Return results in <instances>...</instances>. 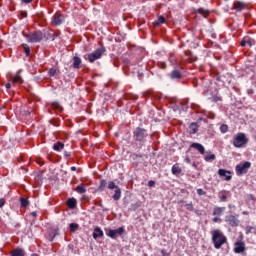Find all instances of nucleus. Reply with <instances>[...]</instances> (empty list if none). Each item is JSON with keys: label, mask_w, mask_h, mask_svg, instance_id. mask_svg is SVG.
<instances>
[{"label": "nucleus", "mask_w": 256, "mask_h": 256, "mask_svg": "<svg viewBox=\"0 0 256 256\" xmlns=\"http://www.w3.org/2000/svg\"><path fill=\"white\" fill-rule=\"evenodd\" d=\"M212 243H214L215 249H221L227 243V237L223 235L221 230L216 229L212 232Z\"/></svg>", "instance_id": "nucleus-1"}, {"label": "nucleus", "mask_w": 256, "mask_h": 256, "mask_svg": "<svg viewBox=\"0 0 256 256\" xmlns=\"http://www.w3.org/2000/svg\"><path fill=\"white\" fill-rule=\"evenodd\" d=\"M27 43H41L45 39V34L41 30L30 32L29 34L22 33Z\"/></svg>", "instance_id": "nucleus-2"}, {"label": "nucleus", "mask_w": 256, "mask_h": 256, "mask_svg": "<svg viewBox=\"0 0 256 256\" xmlns=\"http://www.w3.org/2000/svg\"><path fill=\"white\" fill-rule=\"evenodd\" d=\"M105 51H107L105 46H101L100 48L96 49L94 52L85 54L84 59H85V61L94 63V62L98 61V59H101V57H103V55L105 54Z\"/></svg>", "instance_id": "nucleus-3"}, {"label": "nucleus", "mask_w": 256, "mask_h": 256, "mask_svg": "<svg viewBox=\"0 0 256 256\" xmlns=\"http://www.w3.org/2000/svg\"><path fill=\"white\" fill-rule=\"evenodd\" d=\"M147 137H149V132L147 129L142 127H136L133 131V139L136 143H145Z\"/></svg>", "instance_id": "nucleus-4"}, {"label": "nucleus", "mask_w": 256, "mask_h": 256, "mask_svg": "<svg viewBox=\"0 0 256 256\" xmlns=\"http://www.w3.org/2000/svg\"><path fill=\"white\" fill-rule=\"evenodd\" d=\"M247 143H249V139L243 132L237 133L236 136L234 137L233 145L237 149H241V147H243L244 145H247Z\"/></svg>", "instance_id": "nucleus-5"}, {"label": "nucleus", "mask_w": 256, "mask_h": 256, "mask_svg": "<svg viewBox=\"0 0 256 256\" xmlns=\"http://www.w3.org/2000/svg\"><path fill=\"white\" fill-rule=\"evenodd\" d=\"M225 223L229 225V227L237 228L241 221L239 220L238 216H235L233 214H228L224 218Z\"/></svg>", "instance_id": "nucleus-6"}, {"label": "nucleus", "mask_w": 256, "mask_h": 256, "mask_svg": "<svg viewBox=\"0 0 256 256\" xmlns=\"http://www.w3.org/2000/svg\"><path fill=\"white\" fill-rule=\"evenodd\" d=\"M251 168V162H244L243 164H238L235 168L236 171V175H238V177H241V175H245V173H247V171Z\"/></svg>", "instance_id": "nucleus-7"}, {"label": "nucleus", "mask_w": 256, "mask_h": 256, "mask_svg": "<svg viewBox=\"0 0 256 256\" xmlns=\"http://www.w3.org/2000/svg\"><path fill=\"white\" fill-rule=\"evenodd\" d=\"M108 189H110V190L115 189L114 195L112 196V199L114 201H119V199H121V188H119V186L115 185V182L110 181L108 183Z\"/></svg>", "instance_id": "nucleus-8"}, {"label": "nucleus", "mask_w": 256, "mask_h": 256, "mask_svg": "<svg viewBox=\"0 0 256 256\" xmlns=\"http://www.w3.org/2000/svg\"><path fill=\"white\" fill-rule=\"evenodd\" d=\"M169 79L171 81H181L183 79V72L181 70L174 68L169 74H168Z\"/></svg>", "instance_id": "nucleus-9"}, {"label": "nucleus", "mask_w": 256, "mask_h": 256, "mask_svg": "<svg viewBox=\"0 0 256 256\" xmlns=\"http://www.w3.org/2000/svg\"><path fill=\"white\" fill-rule=\"evenodd\" d=\"M218 175L221 177L224 181H231L233 179V175H231V171L225 170L223 168L218 170Z\"/></svg>", "instance_id": "nucleus-10"}, {"label": "nucleus", "mask_w": 256, "mask_h": 256, "mask_svg": "<svg viewBox=\"0 0 256 256\" xmlns=\"http://www.w3.org/2000/svg\"><path fill=\"white\" fill-rule=\"evenodd\" d=\"M245 242L243 241H237L234 243V253H237V254H241V253H245Z\"/></svg>", "instance_id": "nucleus-11"}, {"label": "nucleus", "mask_w": 256, "mask_h": 256, "mask_svg": "<svg viewBox=\"0 0 256 256\" xmlns=\"http://www.w3.org/2000/svg\"><path fill=\"white\" fill-rule=\"evenodd\" d=\"M241 47H253L255 45V39L245 36L241 42H240Z\"/></svg>", "instance_id": "nucleus-12"}, {"label": "nucleus", "mask_w": 256, "mask_h": 256, "mask_svg": "<svg viewBox=\"0 0 256 256\" xmlns=\"http://www.w3.org/2000/svg\"><path fill=\"white\" fill-rule=\"evenodd\" d=\"M125 233V228L120 227L116 230L110 229L108 231V237H110L111 239H115V237H117V235H122Z\"/></svg>", "instance_id": "nucleus-13"}, {"label": "nucleus", "mask_w": 256, "mask_h": 256, "mask_svg": "<svg viewBox=\"0 0 256 256\" xmlns=\"http://www.w3.org/2000/svg\"><path fill=\"white\" fill-rule=\"evenodd\" d=\"M231 197V192L227 190H222L218 193V199L220 203H227V198Z\"/></svg>", "instance_id": "nucleus-14"}, {"label": "nucleus", "mask_w": 256, "mask_h": 256, "mask_svg": "<svg viewBox=\"0 0 256 256\" xmlns=\"http://www.w3.org/2000/svg\"><path fill=\"white\" fill-rule=\"evenodd\" d=\"M61 23H63V15L59 13L54 14L52 17V25L58 27Z\"/></svg>", "instance_id": "nucleus-15"}, {"label": "nucleus", "mask_w": 256, "mask_h": 256, "mask_svg": "<svg viewBox=\"0 0 256 256\" xmlns=\"http://www.w3.org/2000/svg\"><path fill=\"white\" fill-rule=\"evenodd\" d=\"M190 149H196L200 155H205V146L200 143L194 142L190 145Z\"/></svg>", "instance_id": "nucleus-16"}, {"label": "nucleus", "mask_w": 256, "mask_h": 256, "mask_svg": "<svg viewBox=\"0 0 256 256\" xmlns=\"http://www.w3.org/2000/svg\"><path fill=\"white\" fill-rule=\"evenodd\" d=\"M245 7H246V5L242 1H236L233 4V9H235V11H238V12L243 11V9H245Z\"/></svg>", "instance_id": "nucleus-17"}, {"label": "nucleus", "mask_w": 256, "mask_h": 256, "mask_svg": "<svg viewBox=\"0 0 256 256\" xmlns=\"http://www.w3.org/2000/svg\"><path fill=\"white\" fill-rule=\"evenodd\" d=\"M181 173H183V169L179 166L178 163L174 164L172 166V175H176V177H178V175H181Z\"/></svg>", "instance_id": "nucleus-18"}, {"label": "nucleus", "mask_w": 256, "mask_h": 256, "mask_svg": "<svg viewBox=\"0 0 256 256\" xmlns=\"http://www.w3.org/2000/svg\"><path fill=\"white\" fill-rule=\"evenodd\" d=\"M81 59L79 58V56H74L73 57V63H72V68L73 69H80L81 68Z\"/></svg>", "instance_id": "nucleus-19"}, {"label": "nucleus", "mask_w": 256, "mask_h": 256, "mask_svg": "<svg viewBox=\"0 0 256 256\" xmlns=\"http://www.w3.org/2000/svg\"><path fill=\"white\" fill-rule=\"evenodd\" d=\"M223 213H225V207L217 206L213 210L214 217H221V215H223Z\"/></svg>", "instance_id": "nucleus-20"}, {"label": "nucleus", "mask_w": 256, "mask_h": 256, "mask_svg": "<svg viewBox=\"0 0 256 256\" xmlns=\"http://www.w3.org/2000/svg\"><path fill=\"white\" fill-rule=\"evenodd\" d=\"M10 256H25V250L16 248L10 252Z\"/></svg>", "instance_id": "nucleus-21"}, {"label": "nucleus", "mask_w": 256, "mask_h": 256, "mask_svg": "<svg viewBox=\"0 0 256 256\" xmlns=\"http://www.w3.org/2000/svg\"><path fill=\"white\" fill-rule=\"evenodd\" d=\"M66 205L69 207V209H75V207H77V199L69 198L66 202Z\"/></svg>", "instance_id": "nucleus-22"}, {"label": "nucleus", "mask_w": 256, "mask_h": 256, "mask_svg": "<svg viewBox=\"0 0 256 256\" xmlns=\"http://www.w3.org/2000/svg\"><path fill=\"white\" fill-rule=\"evenodd\" d=\"M103 235H105V234L103 233V230H101V228H99V227H96V228L94 229V232H93V234H92V237H93V239H98V237H103Z\"/></svg>", "instance_id": "nucleus-23"}, {"label": "nucleus", "mask_w": 256, "mask_h": 256, "mask_svg": "<svg viewBox=\"0 0 256 256\" xmlns=\"http://www.w3.org/2000/svg\"><path fill=\"white\" fill-rule=\"evenodd\" d=\"M12 83H23V78L21 77V70H18L16 75L12 78Z\"/></svg>", "instance_id": "nucleus-24"}, {"label": "nucleus", "mask_w": 256, "mask_h": 256, "mask_svg": "<svg viewBox=\"0 0 256 256\" xmlns=\"http://www.w3.org/2000/svg\"><path fill=\"white\" fill-rule=\"evenodd\" d=\"M53 149L54 151H63V149H65V144L63 142L58 141L53 145Z\"/></svg>", "instance_id": "nucleus-25"}, {"label": "nucleus", "mask_w": 256, "mask_h": 256, "mask_svg": "<svg viewBox=\"0 0 256 256\" xmlns=\"http://www.w3.org/2000/svg\"><path fill=\"white\" fill-rule=\"evenodd\" d=\"M196 13H198L199 15H202L203 17H209V13L211 12L205 8H198L196 10Z\"/></svg>", "instance_id": "nucleus-26"}, {"label": "nucleus", "mask_w": 256, "mask_h": 256, "mask_svg": "<svg viewBox=\"0 0 256 256\" xmlns=\"http://www.w3.org/2000/svg\"><path fill=\"white\" fill-rule=\"evenodd\" d=\"M215 159H217V156H215V154H211L210 151L207 152V155L204 157V161H206L207 163L215 161Z\"/></svg>", "instance_id": "nucleus-27"}, {"label": "nucleus", "mask_w": 256, "mask_h": 256, "mask_svg": "<svg viewBox=\"0 0 256 256\" xmlns=\"http://www.w3.org/2000/svg\"><path fill=\"white\" fill-rule=\"evenodd\" d=\"M75 192L83 195V193H87V189H85V185L80 184L75 188Z\"/></svg>", "instance_id": "nucleus-28"}, {"label": "nucleus", "mask_w": 256, "mask_h": 256, "mask_svg": "<svg viewBox=\"0 0 256 256\" xmlns=\"http://www.w3.org/2000/svg\"><path fill=\"white\" fill-rule=\"evenodd\" d=\"M21 47L24 49V53L26 57H31V47H29L27 44H21Z\"/></svg>", "instance_id": "nucleus-29"}, {"label": "nucleus", "mask_w": 256, "mask_h": 256, "mask_svg": "<svg viewBox=\"0 0 256 256\" xmlns=\"http://www.w3.org/2000/svg\"><path fill=\"white\" fill-rule=\"evenodd\" d=\"M197 131H199V126L197 125V123H191L190 124L191 135H195V133H197Z\"/></svg>", "instance_id": "nucleus-30"}, {"label": "nucleus", "mask_w": 256, "mask_h": 256, "mask_svg": "<svg viewBox=\"0 0 256 256\" xmlns=\"http://www.w3.org/2000/svg\"><path fill=\"white\" fill-rule=\"evenodd\" d=\"M245 233H246V235H250V233H253L254 235H256V227L255 226H246Z\"/></svg>", "instance_id": "nucleus-31"}, {"label": "nucleus", "mask_w": 256, "mask_h": 256, "mask_svg": "<svg viewBox=\"0 0 256 256\" xmlns=\"http://www.w3.org/2000/svg\"><path fill=\"white\" fill-rule=\"evenodd\" d=\"M165 23V18L163 16H160L157 21L154 22L155 27H159L160 25H163Z\"/></svg>", "instance_id": "nucleus-32"}, {"label": "nucleus", "mask_w": 256, "mask_h": 256, "mask_svg": "<svg viewBox=\"0 0 256 256\" xmlns=\"http://www.w3.org/2000/svg\"><path fill=\"white\" fill-rule=\"evenodd\" d=\"M20 206L21 207H29V200L27 198H20Z\"/></svg>", "instance_id": "nucleus-33"}, {"label": "nucleus", "mask_w": 256, "mask_h": 256, "mask_svg": "<svg viewBox=\"0 0 256 256\" xmlns=\"http://www.w3.org/2000/svg\"><path fill=\"white\" fill-rule=\"evenodd\" d=\"M69 228H70V232L71 233H75V231H77V229H79V224H77V223H70L69 224Z\"/></svg>", "instance_id": "nucleus-34"}, {"label": "nucleus", "mask_w": 256, "mask_h": 256, "mask_svg": "<svg viewBox=\"0 0 256 256\" xmlns=\"http://www.w3.org/2000/svg\"><path fill=\"white\" fill-rule=\"evenodd\" d=\"M57 73H59V70H58V69H55V68H51V69L48 71L49 77H55V75H57Z\"/></svg>", "instance_id": "nucleus-35"}, {"label": "nucleus", "mask_w": 256, "mask_h": 256, "mask_svg": "<svg viewBox=\"0 0 256 256\" xmlns=\"http://www.w3.org/2000/svg\"><path fill=\"white\" fill-rule=\"evenodd\" d=\"M220 131H221V133H227V131H229V126L226 124H222L220 126Z\"/></svg>", "instance_id": "nucleus-36"}, {"label": "nucleus", "mask_w": 256, "mask_h": 256, "mask_svg": "<svg viewBox=\"0 0 256 256\" xmlns=\"http://www.w3.org/2000/svg\"><path fill=\"white\" fill-rule=\"evenodd\" d=\"M105 187H107V180H101L99 189L103 190V189H105Z\"/></svg>", "instance_id": "nucleus-37"}, {"label": "nucleus", "mask_w": 256, "mask_h": 256, "mask_svg": "<svg viewBox=\"0 0 256 256\" xmlns=\"http://www.w3.org/2000/svg\"><path fill=\"white\" fill-rule=\"evenodd\" d=\"M52 109L61 110L62 109L61 104H59V102H53L52 103Z\"/></svg>", "instance_id": "nucleus-38"}, {"label": "nucleus", "mask_w": 256, "mask_h": 256, "mask_svg": "<svg viewBox=\"0 0 256 256\" xmlns=\"http://www.w3.org/2000/svg\"><path fill=\"white\" fill-rule=\"evenodd\" d=\"M197 194L198 195H200V196H202V195H207V192H205L203 189H201V188H198L197 189Z\"/></svg>", "instance_id": "nucleus-39"}, {"label": "nucleus", "mask_w": 256, "mask_h": 256, "mask_svg": "<svg viewBox=\"0 0 256 256\" xmlns=\"http://www.w3.org/2000/svg\"><path fill=\"white\" fill-rule=\"evenodd\" d=\"M186 209H187V211H193V202L186 204Z\"/></svg>", "instance_id": "nucleus-40"}, {"label": "nucleus", "mask_w": 256, "mask_h": 256, "mask_svg": "<svg viewBox=\"0 0 256 256\" xmlns=\"http://www.w3.org/2000/svg\"><path fill=\"white\" fill-rule=\"evenodd\" d=\"M64 157L65 159H69V157H71V152L64 150Z\"/></svg>", "instance_id": "nucleus-41"}, {"label": "nucleus", "mask_w": 256, "mask_h": 256, "mask_svg": "<svg viewBox=\"0 0 256 256\" xmlns=\"http://www.w3.org/2000/svg\"><path fill=\"white\" fill-rule=\"evenodd\" d=\"M148 187H155V181L153 180L148 181Z\"/></svg>", "instance_id": "nucleus-42"}, {"label": "nucleus", "mask_w": 256, "mask_h": 256, "mask_svg": "<svg viewBox=\"0 0 256 256\" xmlns=\"http://www.w3.org/2000/svg\"><path fill=\"white\" fill-rule=\"evenodd\" d=\"M1 207H5V199L4 198H0V208Z\"/></svg>", "instance_id": "nucleus-43"}, {"label": "nucleus", "mask_w": 256, "mask_h": 256, "mask_svg": "<svg viewBox=\"0 0 256 256\" xmlns=\"http://www.w3.org/2000/svg\"><path fill=\"white\" fill-rule=\"evenodd\" d=\"M213 223H221V218H219V217H214V218H213Z\"/></svg>", "instance_id": "nucleus-44"}, {"label": "nucleus", "mask_w": 256, "mask_h": 256, "mask_svg": "<svg viewBox=\"0 0 256 256\" xmlns=\"http://www.w3.org/2000/svg\"><path fill=\"white\" fill-rule=\"evenodd\" d=\"M185 162L188 163V164L191 163V158H189V156H186L185 157Z\"/></svg>", "instance_id": "nucleus-45"}, {"label": "nucleus", "mask_w": 256, "mask_h": 256, "mask_svg": "<svg viewBox=\"0 0 256 256\" xmlns=\"http://www.w3.org/2000/svg\"><path fill=\"white\" fill-rule=\"evenodd\" d=\"M21 16L24 17V18H26V17H27V11H22V12H21Z\"/></svg>", "instance_id": "nucleus-46"}, {"label": "nucleus", "mask_w": 256, "mask_h": 256, "mask_svg": "<svg viewBox=\"0 0 256 256\" xmlns=\"http://www.w3.org/2000/svg\"><path fill=\"white\" fill-rule=\"evenodd\" d=\"M33 0H22V3H26V4H29V3H32Z\"/></svg>", "instance_id": "nucleus-47"}, {"label": "nucleus", "mask_w": 256, "mask_h": 256, "mask_svg": "<svg viewBox=\"0 0 256 256\" xmlns=\"http://www.w3.org/2000/svg\"><path fill=\"white\" fill-rule=\"evenodd\" d=\"M161 254H162L163 256L167 255V250L162 249V250H161Z\"/></svg>", "instance_id": "nucleus-48"}, {"label": "nucleus", "mask_w": 256, "mask_h": 256, "mask_svg": "<svg viewBox=\"0 0 256 256\" xmlns=\"http://www.w3.org/2000/svg\"><path fill=\"white\" fill-rule=\"evenodd\" d=\"M170 61H171V63H172L173 65H177V61H175L174 59H171V58H170Z\"/></svg>", "instance_id": "nucleus-49"}, {"label": "nucleus", "mask_w": 256, "mask_h": 256, "mask_svg": "<svg viewBox=\"0 0 256 256\" xmlns=\"http://www.w3.org/2000/svg\"><path fill=\"white\" fill-rule=\"evenodd\" d=\"M5 87H6V89H11V83H7V84L5 85Z\"/></svg>", "instance_id": "nucleus-50"}, {"label": "nucleus", "mask_w": 256, "mask_h": 256, "mask_svg": "<svg viewBox=\"0 0 256 256\" xmlns=\"http://www.w3.org/2000/svg\"><path fill=\"white\" fill-rule=\"evenodd\" d=\"M70 169H71V171H77V167H75V166H72Z\"/></svg>", "instance_id": "nucleus-51"}, {"label": "nucleus", "mask_w": 256, "mask_h": 256, "mask_svg": "<svg viewBox=\"0 0 256 256\" xmlns=\"http://www.w3.org/2000/svg\"><path fill=\"white\" fill-rule=\"evenodd\" d=\"M31 215H32V217H37V213L35 211L31 212Z\"/></svg>", "instance_id": "nucleus-52"}, {"label": "nucleus", "mask_w": 256, "mask_h": 256, "mask_svg": "<svg viewBox=\"0 0 256 256\" xmlns=\"http://www.w3.org/2000/svg\"><path fill=\"white\" fill-rule=\"evenodd\" d=\"M242 215H249V211H243Z\"/></svg>", "instance_id": "nucleus-53"}, {"label": "nucleus", "mask_w": 256, "mask_h": 256, "mask_svg": "<svg viewBox=\"0 0 256 256\" xmlns=\"http://www.w3.org/2000/svg\"><path fill=\"white\" fill-rule=\"evenodd\" d=\"M68 249L73 250V244H69V245H68Z\"/></svg>", "instance_id": "nucleus-54"}, {"label": "nucleus", "mask_w": 256, "mask_h": 256, "mask_svg": "<svg viewBox=\"0 0 256 256\" xmlns=\"http://www.w3.org/2000/svg\"><path fill=\"white\" fill-rule=\"evenodd\" d=\"M31 256H39V254H32Z\"/></svg>", "instance_id": "nucleus-55"}, {"label": "nucleus", "mask_w": 256, "mask_h": 256, "mask_svg": "<svg viewBox=\"0 0 256 256\" xmlns=\"http://www.w3.org/2000/svg\"><path fill=\"white\" fill-rule=\"evenodd\" d=\"M193 167H197V164L193 163Z\"/></svg>", "instance_id": "nucleus-56"}, {"label": "nucleus", "mask_w": 256, "mask_h": 256, "mask_svg": "<svg viewBox=\"0 0 256 256\" xmlns=\"http://www.w3.org/2000/svg\"><path fill=\"white\" fill-rule=\"evenodd\" d=\"M240 239H243V235H240Z\"/></svg>", "instance_id": "nucleus-57"}]
</instances>
